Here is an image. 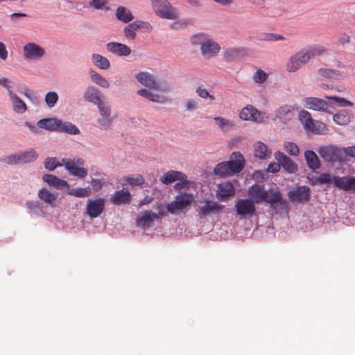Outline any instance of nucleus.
I'll return each mask as SVG.
<instances>
[{
    "mask_svg": "<svg viewBox=\"0 0 355 355\" xmlns=\"http://www.w3.org/2000/svg\"><path fill=\"white\" fill-rule=\"evenodd\" d=\"M55 168L60 166H64L65 170L72 176L83 180L88 174L87 169L84 167L85 160L79 157L73 158H62V162L55 161Z\"/></svg>",
    "mask_w": 355,
    "mask_h": 355,
    "instance_id": "nucleus-1",
    "label": "nucleus"
},
{
    "mask_svg": "<svg viewBox=\"0 0 355 355\" xmlns=\"http://www.w3.org/2000/svg\"><path fill=\"white\" fill-rule=\"evenodd\" d=\"M299 119L304 130L315 135H323L327 127L324 123L313 119L311 114L306 110L299 112Z\"/></svg>",
    "mask_w": 355,
    "mask_h": 355,
    "instance_id": "nucleus-2",
    "label": "nucleus"
},
{
    "mask_svg": "<svg viewBox=\"0 0 355 355\" xmlns=\"http://www.w3.org/2000/svg\"><path fill=\"white\" fill-rule=\"evenodd\" d=\"M193 200V196L190 193H183L177 195L175 200L166 205V210L171 214H175L178 211L187 210Z\"/></svg>",
    "mask_w": 355,
    "mask_h": 355,
    "instance_id": "nucleus-3",
    "label": "nucleus"
},
{
    "mask_svg": "<svg viewBox=\"0 0 355 355\" xmlns=\"http://www.w3.org/2000/svg\"><path fill=\"white\" fill-rule=\"evenodd\" d=\"M155 13L163 19H174L177 18L176 10L167 0H151Z\"/></svg>",
    "mask_w": 355,
    "mask_h": 355,
    "instance_id": "nucleus-4",
    "label": "nucleus"
},
{
    "mask_svg": "<svg viewBox=\"0 0 355 355\" xmlns=\"http://www.w3.org/2000/svg\"><path fill=\"white\" fill-rule=\"evenodd\" d=\"M200 202H203L204 204L197 209L200 218H206L207 216L211 215L220 214L225 208L223 205L214 200H204L203 201H200Z\"/></svg>",
    "mask_w": 355,
    "mask_h": 355,
    "instance_id": "nucleus-5",
    "label": "nucleus"
},
{
    "mask_svg": "<svg viewBox=\"0 0 355 355\" xmlns=\"http://www.w3.org/2000/svg\"><path fill=\"white\" fill-rule=\"evenodd\" d=\"M97 108L100 114V117L97 120V123L103 130H107L110 128L114 117L112 115L111 105L107 102H103L98 105Z\"/></svg>",
    "mask_w": 355,
    "mask_h": 355,
    "instance_id": "nucleus-6",
    "label": "nucleus"
},
{
    "mask_svg": "<svg viewBox=\"0 0 355 355\" xmlns=\"http://www.w3.org/2000/svg\"><path fill=\"white\" fill-rule=\"evenodd\" d=\"M320 156L327 162L334 163L342 159L343 151L334 145L322 146L318 150Z\"/></svg>",
    "mask_w": 355,
    "mask_h": 355,
    "instance_id": "nucleus-7",
    "label": "nucleus"
},
{
    "mask_svg": "<svg viewBox=\"0 0 355 355\" xmlns=\"http://www.w3.org/2000/svg\"><path fill=\"white\" fill-rule=\"evenodd\" d=\"M135 78L140 84L150 89L159 91H166L167 89L166 85L160 84L155 77L148 72H139L136 74Z\"/></svg>",
    "mask_w": 355,
    "mask_h": 355,
    "instance_id": "nucleus-8",
    "label": "nucleus"
},
{
    "mask_svg": "<svg viewBox=\"0 0 355 355\" xmlns=\"http://www.w3.org/2000/svg\"><path fill=\"white\" fill-rule=\"evenodd\" d=\"M309 61V57L306 54V50L302 49L289 58L286 64V70L288 72H295Z\"/></svg>",
    "mask_w": 355,
    "mask_h": 355,
    "instance_id": "nucleus-9",
    "label": "nucleus"
},
{
    "mask_svg": "<svg viewBox=\"0 0 355 355\" xmlns=\"http://www.w3.org/2000/svg\"><path fill=\"white\" fill-rule=\"evenodd\" d=\"M236 211L241 218L249 219L256 212L254 202L251 199H239L235 204Z\"/></svg>",
    "mask_w": 355,
    "mask_h": 355,
    "instance_id": "nucleus-10",
    "label": "nucleus"
},
{
    "mask_svg": "<svg viewBox=\"0 0 355 355\" xmlns=\"http://www.w3.org/2000/svg\"><path fill=\"white\" fill-rule=\"evenodd\" d=\"M45 54L44 49L34 42H28L23 46V55L26 60H38Z\"/></svg>",
    "mask_w": 355,
    "mask_h": 355,
    "instance_id": "nucleus-11",
    "label": "nucleus"
},
{
    "mask_svg": "<svg viewBox=\"0 0 355 355\" xmlns=\"http://www.w3.org/2000/svg\"><path fill=\"white\" fill-rule=\"evenodd\" d=\"M105 200L104 198L89 199L87 202L86 214L91 218L98 217L104 211Z\"/></svg>",
    "mask_w": 355,
    "mask_h": 355,
    "instance_id": "nucleus-12",
    "label": "nucleus"
},
{
    "mask_svg": "<svg viewBox=\"0 0 355 355\" xmlns=\"http://www.w3.org/2000/svg\"><path fill=\"white\" fill-rule=\"evenodd\" d=\"M241 119L245 121H252L256 123H261L268 116L265 113L259 112L252 105H247L243 108L239 114Z\"/></svg>",
    "mask_w": 355,
    "mask_h": 355,
    "instance_id": "nucleus-13",
    "label": "nucleus"
},
{
    "mask_svg": "<svg viewBox=\"0 0 355 355\" xmlns=\"http://www.w3.org/2000/svg\"><path fill=\"white\" fill-rule=\"evenodd\" d=\"M263 201L270 204L271 207L274 209H277L279 205H281V209H283L285 205L282 195L277 188L265 191Z\"/></svg>",
    "mask_w": 355,
    "mask_h": 355,
    "instance_id": "nucleus-14",
    "label": "nucleus"
},
{
    "mask_svg": "<svg viewBox=\"0 0 355 355\" xmlns=\"http://www.w3.org/2000/svg\"><path fill=\"white\" fill-rule=\"evenodd\" d=\"M288 197L293 202H304L309 200L310 189L307 186L295 187L288 193Z\"/></svg>",
    "mask_w": 355,
    "mask_h": 355,
    "instance_id": "nucleus-15",
    "label": "nucleus"
},
{
    "mask_svg": "<svg viewBox=\"0 0 355 355\" xmlns=\"http://www.w3.org/2000/svg\"><path fill=\"white\" fill-rule=\"evenodd\" d=\"M103 98L104 96L102 92L98 88L93 85L88 86L83 93L84 100L96 106L104 102Z\"/></svg>",
    "mask_w": 355,
    "mask_h": 355,
    "instance_id": "nucleus-16",
    "label": "nucleus"
},
{
    "mask_svg": "<svg viewBox=\"0 0 355 355\" xmlns=\"http://www.w3.org/2000/svg\"><path fill=\"white\" fill-rule=\"evenodd\" d=\"M220 50V46L218 42L211 38L208 39L202 44L200 53L205 58H211L216 57Z\"/></svg>",
    "mask_w": 355,
    "mask_h": 355,
    "instance_id": "nucleus-17",
    "label": "nucleus"
},
{
    "mask_svg": "<svg viewBox=\"0 0 355 355\" xmlns=\"http://www.w3.org/2000/svg\"><path fill=\"white\" fill-rule=\"evenodd\" d=\"M304 106L310 110L331 113L329 105L323 99L316 97H306L303 99Z\"/></svg>",
    "mask_w": 355,
    "mask_h": 355,
    "instance_id": "nucleus-18",
    "label": "nucleus"
},
{
    "mask_svg": "<svg viewBox=\"0 0 355 355\" xmlns=\"http://www.w3.org/2000/svg\"><path fill=\"white\" fill-rule=\"evenodd\" d=\"M275 157L281 166L288 173H295L297 171V165L284 153L277 151L275 153Z\"/></svg>",
    "mask_w": 355,
    "mask_h": 355,
    "instance_id": "nucleus-19",
    "label": "nucleus"
},
{
    "mask_svg": "<svg viewBox=\"0 0 355 355\" xmlns=\"http://www.w3.org/2000/svg\"><path fill=\"white\" fill-rule=\"evenodd\" d=\"M231 175L240 173L244 168L243 156L239 152H234L230 156V160L227 162Z\"/></svg>",
    "mask_w": 355,
    "mask_h": 355,
    "instance_id": "nucleus-20",
    "label": "nucleus"
},
{
    "mask_svg": "<svg viewBox=\"0 0 355 355\" xmlns=\"http://www.w3.org/2000/svg\"><path fill=\"white\" fill-rule=\"evenodd\" d=\"M334 185L342 190L345 191H355V178L349 176H334L333 177Z\"/></svg>",
    "mask_w": 355,
    "mask_h": 355,
    "instance_id": "nucleus-21",
    "label": "nucleus"
},
{
    "mask_svg": "<svg viewBox=\"0 0 355 355\" xmlns=\"http://www.w3.org/2000/svg\"><path fill=\"white\" fill-rule=\"evenodd\" d=\"M105 46L107 51L119 57H126L131 53L130 48L123 43L110 42Z\"/></svg>",
    "mask_w": 355,
    "mask_h": 355,
    "instance_id": "nucleus-22",
    "label": "nucleus"
},
{
    "mask_svg": "<svg viewBox=\"0 0 355 355\" xmlns=\"http://www.w3.org/2000/svg\"><path fill=\"white\" fill-rule=\"evenodd\" d=\"M110 202L115 205L130 204L132 201V196L128 189H122L115 191L110 198Z\"/></svg>",
    "mask_w": 355,
    "mask_h": 355,
    "instance_id": "nucleus-23",
    "label": "nucleus"
},
{
    "mask_svg": "<svg viewBox=\"0 0 355 355\" xmlns=\"http://www.w3.org/2000/svg\"><path fill=\"white\" fill-rule=\"evenodd\" d=\"M148 26L149 24L148 22L136 20L124 28L123 33L125 37L129 40H134L136 37L138 29L148 28Z\"/></svg>",
    "mask_w": 355,
    "mask_h": 355,
    "instance_id": "nucleus-24",
    "label": "nucleus"
},
{
    "mask_svg": "<svg viewBox=\"0 0 355 355\" xmlns=\"http://www.w3.org/2000/svg\"><path fill=\"white\" fill-rule=\"evenodd\" d=\"M176 180L182 181L183 184H188L187 176L178 171L171 170L165 173L161 178V182L165 184H171Z\"/></svg>",
    "mask_w": 355,
    "mask_h": 355,
    "instance_id": "nucleus-25",
    "label": "nucleus"
},
{
    "mask_svg": "<svg viewBox=\"0 0 355 355\" xmlns=\"http://www.w3.org/2000/svg\"><path fill=\"white\" fill-rule=\"evenodd\" d=\"M159 216L151 211L141 212L137 218V226L143 229L150 227L155 219H158Z\"/></svg>",
    "mask_w": 355,
    "mask_h": 355,
    "instance_id": "nucleus-26",
    "label": "nucleus"
},
{
    "mask_svg": "<svg viewBox=\"0 0 355 355\" xmlns=\"http://www.w3.org/2000/svg\"><path fill=\"white\" fill-rule=\"evenodd\" d=\"M294 114L293 107L288 105H284L275 111V116L284 123L291 121Z\"/></svg>",
    "mask_w": 355,
    "mask_h": 355,
    "instance_id": "nucleus-27",
    "label": "nucleus"
},
{
    "mask_svg": "<svg viewBox=\"0 0 355 355\" xmlns=\"http://www.w3.org/2000/svg\"><path fill=\"white\" fill-rule=\"evenodd\" d=\"M245 54V50L243 48H235V47H230L223 51V60L227 62H232L240 58H241Z\"/></svg>",
    "mask_w": 355,
    "mask_h": 355,
    "instance_id": "nucleus-28",
    "label": "nucleus"
},
{
    "mask_svg": "<svg viewBox=\"0 0 355 355\" xmlns=\"http://www.w3.org/2000/svg\"><path fill=\"white\" fill-rule=\"evenodd\" d=\"M234 193V187L230 182H222L218 185L216 196L218 199L223 200V198L233 196Z\"/></svg>",
    "mask_w": 355,
    "mask_h": 355,
    "instance_id": "nucleus-29",
    "label": "nucleus"
},
{
    "mask_svg": "<svg viewBox=\"0 0 355 355\" xmlns=\"http://www.w3.org/2000/svg\"><path fill=\"white\" fill-rule=\"evenodd\" d=\"M60 119L57 118H44L37 121V125L41 129L50 132H57L59 127Z\"/></svg>",
    "mask_w": 355,
    "mask_h": 355,
    "instance_id": "nucleus-30",
    "label": "nucleus"
},
{
    "mask_svg": "<svg viewBox=\"0 0 355 355\" xmlns=\"http://www.w3.org/2000/svg\"><path fill=\"white\" fill-rule=\"evenodd\" d=\"M42 180L49 186H52L58 189H69V185L66 180H61L55 175L51 174H45L42 176Z\"/></svg>",
    "mask_w": 355,
    "mask_h": 355,
    "instance_id": "nucleus-31",
    "label": "nucleus"
},
{
    "mask_svg": "<svg viewBox=\"0 0 355 355\" xmlns=\"http://www.w3.org/2000/svg\"><path fill=\"white\" fill-rule=\"evenodd\" d=\"M8 96L12 101L13 110L15 112L23 114L27 110L26 103L10 89H8Z\"/></svg>",
    "mask_w": 355,
    "mask_h": 355,
    "instance_id": "nucleus-32",
    "label": "nucleus"
},
{
    "mask_svg": "<svg viewBox=\"0 0 355 355\" xmlns=\"http://www.w3.org/2000/svg\"><path fill=\"white\" fill-rule=\"evenodd\" d=\"M264 191L263 185L255 184L249 188L248 194L255 204L263 201Z\"/></svg>",
    "mask_w": 355,
    "mask_h": 355,
    "instance_id": "nucleus-33",
    "label": "nucleus"
},
{
    "mask_svg": "<svg viewBox=\"0 0 355 355\" xmlns=\"http://www.w3.org/2000/svg\"><path fill=\"white\" fill-rule=\"evenodd\" d=\"M18 159L19 160L20 164L32 163L38 157L37 153L32 148L24 151L18 152Z\"/></svg>",
    "mask_w": 355,
    "mask_h": 355,
    "instance_id": "nucleus-34",
    "label": "nucleus"
},
{
    "mask_svg": "<svg viewBox=\"0 0 355 355\" xmlns=\"http://www.w3.org/2000/svg\"><path fill=\"white\" fill-rule=\"evenodd\" d=\"M304 157L307 166L312 170L315 171L320 167V162L316 153L312 150H307L304 152Z\"/></svg>",
    "mask_w": 355,
    "mask_h": 355,
    "instance_id": "nucleus-35",
    "label": "nucleus"
},
{
    "mask_svg": "<svg viewBox=\"0 0 355 355\" xmlns=\"http://www.w3.org/2000/svg\"><path fill=\"white\" fill-rule=\"evenodd\" d=\"M37 195L41 200L44 201L51 207H54L55 206L57 195L50 192L44 188L40 189Z\"/></svg>",
    "mask_w": 355,
    "mask_h": 355,
    "instance_id": "nucleus-36",
    "label": "nucleus"
},
{
    "mask_svg": "<svg viewBox=\"0 0 355 355\" xmlns=\"http://www.w3.org/2000/svg\"><path fill=\"white\" fill-rule=\"evenodd\" d=\"M59 127L57 132H65L69 135H76L80 133V130L73 123L68 121H62L60 119Z\"/></svg>",
    "mask_w": 355,
    "mask_h": 355,
    "instance_id": "nucleus-37",
    "label": "nucleus"
},
{
    "mask_svg": "<svg viewBox=\"0 0 355 355\" xmlns=\"http://www.w3.org/2000/svg\"><path fill=\"white\" fill-rule=\"evenodd\" d=\"M115 15L119 20L123 23L130 22L134 19V16L128 8L123 6H120L116 9Z\"/></svg>",
    "mask_w": 355,
    "mask_h": 355,
    "instance_id": "nucleus-38",
    "label": "nucleus"
},
{
    "mask_svg": "<svg viewBox=\"0 0 355 355\" xmlns=\"http://www.w3.org/2000/svg\"><path fill=\"white\" fill-rule=\"evenodd\" d=\"M92 57L94 64L98 68L107 70L110 67V62L107 58L98 53H94Z\"/></svg>",
    "mask_w": 355,
    "mask_h": 355,
    "instance_id": "nucleus-39",
    "label": "nucleus"
},
{
    "mask_svg": "<svg viewBox=\"0 0 355 355\" xmlns=\"http://www.w3.org/2000/svg\"><path fill=\"white\" fill-rule=\"evenodd\" d=\"M270 155V152L268 150L267 146L261 142L257 141L254 144V155L255 157L261 159H265L268 158Z\"/></svg>",
    "mask_w": 355,
    "mask_h": 355,
    "instance_id": "nucleus-40",
    "label": "nucleus"
},
{
    "mask_svg": "<svg viewBox=\"0 0 355 355\" xmlns=\"http://www.w3.org/2000/svg\"><path fill=\"white\" fill-rule=\"evenodd\" d=\"M334 121L340 125H345L350 122V116L347 110H340L333 116Z\"/></svg>",
    "mask_w": 355,
    "mask_h": 355,
    "instance_id": "nucleus-41",
    "label": "nucleus"
},
{
    "mask_svg": "<svg viewBox=\"0 0 355 355\" xmlns=\"http://www.w3.org/2000/svg\"><path fill=\"white\" fill-rule=\"evenodd\" d=\"M91 78L94 83L99 85L103 88H109L110 86V82L100 73L96 72L94 70H91L89 72Z\"/></svg>",
    "mask_w": 355,
    "mask_h": 355,
    "instance_id": "nucleus-42",
    "label": "nucleus"
},
{
    "mask_svg": "<svg viewBox=\"0 0 355 355\" xmlns=\"http://www.w3.org/2000/svg\"><path fill=\"white\" fill-rule=\"evenodd\" d=\"M306 54L309 57V60L317 56L324 55L327 53V50L321 45H314L305 49Z\"/></svg>",
    "mask_w": 355,
    "mask_h": 355,
    "instance_id": "nucleus-43",
    "label": "nucleus"
},
{
    "mask_svg": "<svg viewBox=\"0 0 355 355\" xmlns=\"http://www.w3.org/2000/svg\"><path fill=\"white\" fill-rule=\"evenodd\" d=\"M92 189L90 187L87 186L85 188L76 187L68 191L67 193L70 196L77 198H86L91 195Z\"/></svg>",
    "mask_w": 355,
    "mask_h": 355,
    "instance_id": "nucleus-44",
    "label": "nucleus"
},
{
    "mask_svg": "<svg viewBox=\"0 0 355 355\" xmlns=\"http://www.w3.org/2000/svg\"><path fill=\"white\" fill-rule=\"evenodd\" d=\"M228 168L227 162L219 163L214 170V174L221 178L229 176L231 175V173Z\"/></svg>",
    "mask_w": 355,
    "mask_h": 355,
    "instance_id": "nucleus-45",
    "label": "nucleus"
},
{
    "mask_svg": "<svg viewBox=\"0 0 355 355\" xmlns=\"http://www.w3.org/2000/svg\"><path fill=\"white\" fill-rule=\"evenodd\" d=\"M284 148L291 156L297 157L300 154L299 147L294 142L285 141L284 143Z\"/></svg>",
    "mask_w": 355,
    "mask_h": 355,
    "instance_id": "nucleus-46",
    "label": "nucleus"
},
{
    "mask_svg": "<svg viewBox=\"0 0 355 355\" xmlns=\"http://www.w3.org/2000/svg\"><path fill=\"white\" fill-rule=\"evenodd\" d=\"M59 99L58 94L55 92H49L45 96V102L49 108L53 107Z\"/></svg>",
    "mask_w": 355,
    "mask_h": 355,
    "instance_id": "nucleus-47",
    "label": "nucleus"
},
{
    "mask_svg": "<svg viewBox=\"0 0 355 355\" xmlns=\"http://www.w3.org/2000/svg\"><path fill=\"white\" fill-rule=\"evenodd\" d=\"M325 98L331 101L338 103L340 107H352L354 105L352 102L347 100L345 98L329 96H325Z\"/></svg>",
    "mask_w": 355,
    "mask_h": 355,
    "instance_id": "nucleus-48",
    "label": "nucleus"
},
{
    "mask_svg": "<svg viewBox=\"0 0 355 355\" xmlns=\"http://www.w3.org/2000/svg\"><path fill=\"white\" fill-rule=\"evenodd\" d=\"M26 206L36 215H42L43 214L42 205L38 201H27Z\"/></svg>",
    "mask_w": 355,
    "mask_h": 355,
    "instance_id": "nucleus-49",
    "label": "nucleus"
},
{
    "mask_svg": "<svg viewBox=\"0 0 355 355\" xmlns=\"http://www.w3.org/2000/svg\"><path fill=\"white\" fill-rule=\"evenodd\" d=\"M208 35L204 33H200L195 34L191 37V43L193 45H200L202 46V44L208 39Z\"/></svg>",
    "mask_w": 355,
    "mask_h": 355,
    "instance_id": "nucleus-50",
    "label": "nucleus"
},
{
    "mask_svg": "<svg viewBox=\"0 0 355 355\" xmlns=\"http://www.w3.org/2000/svg\"><path fill=\"white\" fill-rule=\"evenodd\" d=\"M107 4L106 0H90L88 3L89 7L96 10H108Z\"/></svg>",
    "mask_w": 355,
    "mask_h": 355,
    "instance_id": "nucleus-51",
    "label": "nucleus"
},
{
    "mask_svg": "<svg viewBox=\"0 0 355 355\" xmlns=\"http://www.w3.org/2000/svg\"><path fill=\"white\" fill-rule=\"evenodd\" d=\"M124 180L132 186H139L144 183V179L141 175H137L136 177H125Z\"/></svg>",
    "mask_w": 355,
    "mask_h": 355,
    "instance_id": "nucleus-52",
    "label": "nucleus"
},
{
    "mask_svg": "<svg viewBox=\"0 0 355 355\" xmlns=\"http://www.w3.org/2000/svg\"><path fill=\"white\" fill-rule=\"evenodd\" d=\"M253 80L256 83L262 84L267 78V74L262 69H258L253 75Z\"/></svg>",
    "mask_w": 355,
    "mask_h": 355,
    "instance_id": "nucleus-53",
    "label": "nucleus"
},
{
    "mask_svg": "<svg viewBox=\"0 0 355 355\" xmlns=\"http://www.w3.org/2000/svg\"><path fill=\"white\" fill-rule=\"evenodd\" d=\"M196 92L198 96L202 98H209L211 101H214L215 97L210 94L208 90L205 88H202V87H198L196 89Z\"/></svg>",
    "mask_w": 355,
    "mask_h": 355,
    "instance_id": "nucleus-54",
    "label": "nucleus"
},
{
    "mask_svg": "<svg viewBox=\"0 0 355 355\" xmlns=\"http://www.w3.org/2000/svg\"><path fill=\"white\" fill-rule=\"evenodd\" d=\"M318 73L325 78H331L337 75L338 71L331 69L320 68L318 69Z\"/></svg>",
    "mask_w": 355,
    "mask_h": 355,
    "instance_id": "nucleus-55",
    "label": "nucleus"
},
{
    "mask_svg": "<svg viewBox=\"0 0 355 355\" xmlns=\"http://www.w3.org/2000/svg\"><path fill=\"white\" fill-rule=\"evenodd\" d=\"M19 155L17 153L12 154L9 156L5 157L2 159V161L8 164L15 165L20 164L19 160L18 159Z\"/></svg>",
    "mask_w": 355,
    "mask_h": 355,
    "instance_id": "nucleus-56",
    "label": "nucleus"
},
{
    "mask_svg": "<svg viewBox=\"0 0 355 355\" xmlns=\"http://www.w3.org/2000/svg\"><path fill=\"white\" fill-rule=\"evenodd\" d=\"M56 157H47L44 161V167L46 170L52 171L55 169Z\"/></svg>",
    "mask_w": 355,
    "mask_h": 355,
    "instance_id": "nucleus-57",
    "label": "nucleus"
},
{
    "mask_svg": "<svg viewBox=\"0 0 355 355\" xmlns=\"http://www.w3.org/2000/svg\"><path fill=\"white\" fill-rule=\"evenodd\" d=\"M214 120L218 123L219 128L223 130L232 125L229 120L220 116L214 117Z\"/></svg>",
    "mask_w": 355,
    "mask_h": 355,
    "instance_id": "nucleus-58",
    "label": "nucleus"
},
{
    "mask_svg": "<svg viewBox=\"0 0 355 355\" xmlns=\"http://www.w3.org/2000/svg\"><path fill=\"white\" fill-rule=\"evenodd\" d=\"M320 184H329L332 181V178L329 173H321L316 179Z\"/></svg>",
    "mask_w": 355,
    "mask_h": 355,
    "instance_id": "nucleus-59",
    "label": "nucleus"
},
{
    "mask_svg": "<svg viewBox=\"0 0 355 355\" xmlns=\"http://www.w3.org/2000/svg\"><path fill=\"white\" fill-rule=\"evenodd\" d=\"M185 107L188 111H194L198 107V103L194 99H188L185 103Z\"/></svg>",
    "mask_w": 355,
    "mask_h": 355,
    "instance_id": "nucleus-60",
    "label": "nucleus"
},
{
    "mask_svg": "<svg viewBox=\"0 0 355 355\" xmlns=\"http://www.w3.org/2000/svg\"><path fill=\"white\" fill-rule=\"evenodd\" d=\"M104 182L99 179L92 178L91 185L94 191H98L102 189Z\"/></svg>",
    "mask_w": 355,
    "mask_h": 355,
    "instance_id": "nucleus-61",
    "label": "nucleus"
},
{
    "mask_svg": "<svg viewBox=\"0 0 355 355\" xmlns=\"http://www.w3.org/2000/svg\"><path fill=\"white\" fill-rule=\"evenodd\" d=\"M8 53L6 44L0 41V59L6 60L8 58Z\"/></svg>",
    "mask_w": 355,
    "mask_h": 355,
    "instance_id": "nucleus-62",
    "label": "nucleus"
},
{
    "mask_svg": "<svg viewBox=\"0 0 355 355\" xmlns=\"http://www.w3.org/2000/svg\"><path fill=\"white\" fill-rule=\"evenodd\" d=\"M22 94L33 103H37V97L29 89H25Z\"/></svg>",
    "mask_w": 355,
    "mask_h": 355,
    "instance_id": "nucleus-63",
    "label": "nucleus"
},
{
    "mask_svg": "<svg viewBox=\"0 0 355 355\" xmlns=\"http://www.w3.org/2000/svg\"><path fill=\"white\" fill-rule=\"evenodd\" d=\"M281 164L277 162V163L273 162L269 164L268 166V171L272 173H275L280 170Z\"/></svg>",
    "mask_w": 355,
    "mask_h": 355,
    "instance_id": "nucleus-64",
    "label": "nucleus"
}]
</instances>
